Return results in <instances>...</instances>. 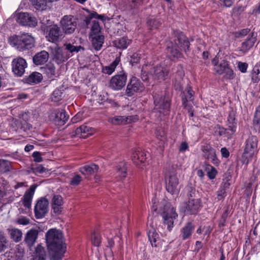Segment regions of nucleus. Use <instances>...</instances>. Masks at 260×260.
Returning a JSON list of instances; mask_svg holds the SVG:
<instances>
[{
	"label": "nucleus",
	"mask_w": 260,
	"mask_h": 260,
	"mask_svg": "<svg viewBox=\"0 0 260 260\" xmlns=\"http://www.w3.org/2000/svg\"><path fill=\"white\" fill-rule=\"evenodd\" d=\"M115 175L120 179L125 178L127 175V165L124 161L119 162L115 166Z\"/></svg>",
	"instance_id": "29"
},
{
	"label": "nucleus",
	"mask_w": 260,
	"mask_h": 260,
	"mask_svg": "<svg viewBox=\"0 0 260 260\" xmlns=\"http://www.w3.org/2000/svg\"><path fill=\"white\" fill-rule=\"evenodd\" d=\"M165 180L167 191L172 195H177L179 192L180 186L176 170L174 168H170L166 171Z\"/></svg>",
	"instance_id": "5"
},
{
	"label": "nucleus",
	"mask_w": 260,
	"mask_h": 260,
	"mask_svg": "<svg viewBox=\"0 0 260 260\" xmlns=\"http://www.w3.org/2000/svg\"><path fill=\"white\" fill-rule=\"evenodd\" d=\"M16 20L22 26L34 27L37 26L38 21L36 18L27 12L15 13Z\"/></svg>",
	"instance_id": "9"
},
{
	"label": "nucleus",
	"mask_w": 260,
	"mask_h": 260,
	"mask_svg": "<svg viewBox=\"0 0 260 260\" xmlns=\"http://www.w3.org/2000/svg\"><path fill=\"white\" fill-rule=\"evenodd\" d=\"M258 139L256 136H250L245 142V148L242 157L244 161L248 164L257 151Z\"/></svg>",
	"instance_id": "7"
},
{
	"label": "nucleus",
	"mask_w": 260,
	"mask_h": 260,
	"mask_svg": "<svg viewBox=\"0 0 260 260\" xmlns=\"http://www.w3.org/2000/svg\"><path fill=\"white\" fill-rule=\"evenodd\" d=\"M82 113H78L75 116L72 118V121L73 123H77L82 119Z\"/></svg>",
	"instance_id": "63"
},
{
	"label": "nucleus",
	"mask_w": 260,
	"mask_h": 260,
	"mask_svg": "<svg viewBox=\"0 0 260 260\" xmlns=\"http://www.w3.org/2000/svg\"><path fill=\"white\" fill-rule=\"evenodd\" d=\"M26 67V62L22 57L14 59L12 61V71L17 76L20 77L24 74Z\"/></svg>",
	"instance_id": "18"
},
{
	"label": "nucleus",
	"mask_w": 260,
	"mask_h": 260,
	"mask_svg": "<svg viewBox=\"0 0 260 260\" xmlns=\"http://www.w3.org/2000/svg\"><path fill=\"white\" fill-rule=\"evenodd\" d=\"M101 30V28L99 22L96 21H93L92 22L90 36L99 35Z\"/></svg>",
	"instance_id": "45"
},
{
	"label": "nucleus",
	"mask_w": 260,
	"mask_h": 260,
	"mask_svg": "<svg viewBox=\"0 0 260 260\" xmlns=\"http://www.w3.org/2000/svg\"><path fill=\"white\" fill-rule=\"evenodd\" d=\"M45 37L47 41L56 43L63 38V34L57 25L54 24L47 27Z\"/></svg>",
	"instance_id": "10"
},
{
	"label": "nucleus",
	"mask_w": 260,
	"mask_h": 260,
	"mask_svg": "<svg viewBox=\"0 0 260 260\" xmlns=\"http://www.w3.org/2000/svg\"><path fill=\"white\" fill-rule=\"evenodd\" d=\"M254 121L257 124L260 123V106H259L256 109Z\"/></svg>",
	"instance_id": "59"
},
{
	"label": "nucleus",
	"mask_w": 260,
	"mask_h": 260,
	"mask_svg": "<svg viewBox=\"0 0 260 260\" xmlns=\"http://www.w3.org/2000/svg\"><path fill=\"white\" fill-rule=\"evenodd\" d=\"M143 88L141 82L136 77H133L127 85L125 93L127 96H131L135 92L142 91Z\"/></svg>",
	"instance_id": "17"
},
{
	"label": "nucleus",
	"mask_w": 260,
	"mask_h": 260,
	"mask_svg": "<svg viewBox=\"0 0 260 260\" xmlns=\"http://www.w3.org/2000/svg\"><path fill=\"white\" fill-rule=\"evenodd\" d=\"M150 69V75L154 80H165L169 77V72L166 67L159 66Z\"/></svg>",
	"instance_id": "16"
},
{
	"label": "nucleus",
	"mask_w": 260,
	"mask_h": 260,
	"mask_svg": "<svg viewBox=\"0 0 260 260\" xmlns=\"http://www.w3.org/2000/svg\"><path fill=\"white\" fill-rule=\"evenodd\" d=\"M229 121V129L231 131L232 134L236 132V122L235 121V119L232 117H230L228 119Z\"/></svg>",
	"instance_id": "52"
},
{
	"label": "nucleus",
	"mask_w": 260,
	"mask_h": 260,
	"mask_svg": "<svg viewBox=\"0 0 260 260\" xmlns=\"http://www.w3.org/2000/svg\"><path fill=\"white\" fill-rule=\"evenodd\" d=\"M46 254L45 249L41 245H38L36 248L33 260H46Z\"/></svg>",
	"instance_id": "36"
},
{
	"label": "nucleus",
	"mask_w": 260,
	"mask_h": 260,
	"mask_svg": "<svg viewBox=\"0 0 260 260\" xmlns=\"http://www.w3.org/2000/svg\"><path fill=\"white\" fill-rule=\"evenodd\" d=\"M201 151L204 158L212 162L214 165H218L219 161L217 158L215 150L210 145L206 144L202 146Z\"/></svg>",
	"instance_id": "15"
},
{
	"label": "nucleus",
	"mask_w": 260,
	"mask_h": 260,
	"mask_svg": "<svg viewBox=\"0 0 260 260\" xmlns=\"http://www.w3.org/2000/svg\"><path fill=\"white\" fill-rule=\"evenodd\" d=\"M15 222L20 225H26L30 223V220L26 217L21 216L16 219Z\"/></svg>",
	"instance_id": "49"
},
{
	"label": "nucleus",
	"mask_w": 260,
	"mask_h": 260,
	"mask_svg": "<svg viewBox=\"0 0 260 260\" xmlns=\"http://www.w3.org/2000/svg\"><path fill=\"white\" fill-rule=\"evenodd\" d=\"M92 38V43L94 48L99 50L102 47L104 43V37L103 35L91 36Z\"/></svg>",
	"instance_id": "37"
},
{
	"label": "nucleus",
	"mask_w": 260,
	"mask_h": 260,
	"mask_svg": "<svg viewBox=\"0 0 260 260\" xmlns=\"http://www.w3.org/2000/svg\"><path fill=\"white\" fill-rule=\"evenodd\" d=\"M42 80V75L38 72H33L25 79L28 84H38Z\"/></svg>",
	"instance_id": "35"
},
{
	"label": "nucleus",
	"mask_w": 260,
	"mask_h": 260,
	"mask_svg": "<svg viewBox=\"0 0 260 260\" xmlns=\"http://www.w3.org/2000/svg\"><path fill=\"white\" fill-rule=\"evenodd\" d=\"M155 135H156V138L161 141H164L166 139V133L165 132V131L161 129V128H159V129H157L156 131V132H155Z\"/></svg>",
	"instance_id": "53"
},
{
	"label": "nucleus",
	"mask_w": 260,
	"mask_h": 260,
	"mask_svg": "<svg viewBox=\"0 0 260 260\" xmlns=\"http://www.w3.org/2000/svg\"><path fill=\"white\" fill-rule=\"evenodd\" d=\"M75 135L86 138L95 133V129L86 125H81L75 130Z\"/></svg>",
	"instance_id": "28"
},
{
	"label": "nucleus",
	"mask_w": 260,
	"mask_h": 260,
	"mask_svg": "<svg viewBox=\"0 0 260 260\" xmlns=\"http://www.w3.org/2000/svg\"><path fill=\"white\" fill-rule=\"evenodd\" d=\"M49 50L51 54L53 56L54 60L57 64L61 63L70 57V55H65L63 50L57 46L50 47Z\"/></svg>",
	"instance_id": "19"
},
{
	"label": "nucleus",
	"mask_w": 260,
	"mask_h": 260,
	"mask_svg": "<svg viewBox=\"0 0 260 260\" xmlns=\"http://www.w3.org/2000/svg\"><path fill=\"white\" fill-rule=\"evenodd\" d=\"M147 24L150 29H154L159 26L160 22L154 18H151L147 21Z\"/></svg>",
	"instance_id": "50"
},
{
	"label": "nucleus",
	"mask_w": 260,
	"mask_h": 260,
	"mask_svg": "<svg viewBox=\"0 0 260 260\" xmlns=\"http://www.w3.org/2000/svg\"><path fill=\"white\" fill-rule=\"evenodd\" d=\"M132 43V40L126 37H123L115 40L113 44L117 48L125 49Z\"/></svg>",
	"instance_id": "32"
},
{
	"label": "nucleus",
	"mask_w": 260,
	"mask_h": 260,
	"mask_svg": "<svg viewBox=\"0 0 260 260\" xmlns=\"http://www.w3.org/2000/svg\"><path fill=\"white\" fill-rule=\"evenodd\" d=\"M91 241L94 246H99L101 243V236L99 234H93L92 236Z\"/></svg>",
	"instance_id": "54"
},
{
	"label": "nucleus",
	"mask_w": 260,
	"mask_h": 260,
	"mask_svg": "<svg viewBox=\"0 0 260 260\" xmlns=\"http://www.w3.org/2000/svg\"><path fill=\"white\" fill-rule=\"evenodd\" d=\"M51 208L53 212L57 214H60L62 210L63 201L62 197L59 194H54L51 201Z\"/></svg>",
	"instance_id": "23"
},
{
	"label": "nucleus",
	"mask_w": 260,
	"mask_h": 260,
	"mask_svg": "<svg viewBox=\"0 0 260 260\" xmlns=\"http://www.w3.org/2000/svg\"><path fill=\"white\" fill-rule=\"evenodd\" d=\"M127 9L129 10H137L142 5L143 0H126Z\"/></svg>",
	"instance_id": "42"
},
{
	"label": "nucleus",
	"mask_w": 260,
	"mask_h": 260,
	"mask_svg": "<svg viewBox=\"0 0 260 260\" xmlns=\"http://www.w3.org/2000/svg\"><path fill=\"white\" fill-rule=\"evenodd\" d=\"M172 75L176 81L175 86L176 89H180V80L182 79L184 75L183 68L181 65H178L172 69Z\"/></svg>",
	"instance_id": "26"
},
{
	"label": "nucleus",
	"mask_w": 260,
	"mask_h": 260,
	"mask_svg": "<svg viewBox=\"0 0 260 260\" xmlns=\"http://www.w3.org/2000/svg\"><path fill=\"white\" fill-rule=\"evenodd\" d=\"M38 234V231L34 229L29 230L26 233L24 237V242L29 248L33 246L36 243Z\"/></svg>",
	"instance_id": "27"
},
{
	"label": "nucleus",
	"mask_w": 260,
	"mask_h": 260,
	"mask_svg": "<svg viewBox=\"0 0 260 260\" xmlns=\"http://www.w3.org/2000/svg\"><path fill=\"white\" fill-rule=\"evenodd\" d=\"M137 120L138 117L137 115L127 116H117L109 118L108 122L114 125H119L129 123L132 122H135Z\"/></svg>",
	"instance_id": "21"
},
{
	"label": "nucleus",
	"mask_w": 260,
	"mask_h": 260,
	"mask_svg": "<svg viewBox=\"0 0 260 260\" xmlns=\"http://www.w3.org/2000/svg\"><path fill=\"white\" fill-rule=\"evenodd\" d=\"M63 95V93L61 90L59 89H56L52 93L51 96V100L54 102H57L60 101Z\"/></svg>",
	"instance_id": "43"
},
{
	"label": "nucleus",
	"mask_w": 260,
	"mask_h": 260,
	"mask_svg": "<svg viewBox=\"0 0 260 260\" xmlns=\"http://www.w3.org/2000/svg\"><path fill=\"white\" fill-rule=\"evenodd\" d=\"M49 201L45 198L39 199L35 206L34 212L37 219H41L45 217L49 211Z\"/></svg>",
	"instance_id": "12"
},
{
	"label": "nucleus",
	"mask_w": 260,
	"mask_h": 260,
	"mask_svg": "<svg viewBox=\"0 0 260 260\" xmlns=\"http://www.w3.org/2000/svg\"><path fill=\"white\" fill-rule=\"evenodd\" d=\"M10 44L19 51L31 49L34 46L35 39L29 34L14 35L9 38Z\"/></svg>",
	"instance_id": "3"
},
{
	"label": "nucleus",
	"mask_w": 260,
	"mask_h": 260,
	"mask_svg": "<svg viewBox=\"0 0 260 260\" xmlns=\"http://www.w3.org/2000/svg\"><path fill=\"white\" fill-rule=\"evenodd\" d=\"M194 230V226L191 222L186 223L180 231L182 239L185 240L189 239Z\"/></svg>",
	"instance_id": "31"
},
{
	"label": "nucleus",
	"mask_w": 260,
	"mask_h": 260,
	"mask_svg": "<svg viewBox=\"0 0 260 260\" xmlns=\"http://www.w3.org/2000/svg\"><path fill=\"white\" fill-rule=\"evenodd\" d=\"M9 234L11 238L16 242L20 241L21 240L22 233L21 230L13 228L9 230Z\"/></svg>",
	"instance_id": "39"
},
{
	"label": "nucleus",
	"mask_w": 260,
	"mask_h": 260,
	"mask_svg": "<svg viewBox=\"0 0 260 260\" xmlns=\"http://www.w3.org/2000/svg\"><path fill=\"white\" fill-rule=\"evenodd\" d=\"M48 58V53L46 51H42L34 56L33 61L36 65H41L46 62Z\"/></svg>",
	"instance_id": "30"
},
{
	"label": "nucleus",
	"mask_w": 260,
	"mask_h": 260,
	"mask_svg": "<svg viewBox=\"0 0 260 260\" xmlns=\"http://www.w3.org/2000/svg\"><path fill=\"white\" fill-rule=\"evenodd\" d=\"M140 54L138 53H134L131 56L130 60L131 63L133 66L135 63H137L139 62L140 59Z\"/></svg>",
	"instance_id": "56"
},
{
	"label": "nucleus",
	"mask_w": 260,
	"mask_h": 260,
	"mask_svg": "<svg viewBox=\"0 0 260 260\" xmlns=\"http://www.w3.org/2000/svg\"><path fill=\"white\" fill-rule=\"evenodd\" d=\"M127 75L123 71H122L119 74L111 78L109 86L114 90H121L125 85Z\"/></svg>",
	"instance_id": "13"
},
{
	"label": "nucleus",
	"mask_w": 260,
	"mask_h": 260,
	"mask_svg": "<svg viewBox=\"0 0 260 260\" xmlns=\"http://www.w3.org/2000/svg\"><path fill=\"white\" fill-rule=\"evenodd\" d=\"M260 70L259 67L257 65H255L252 72V81L254 83H257L260 80Z\"/></svg>",
	"instance_id": "44"
},
{
	"label": "nucleus",
	"mask_w": 260,
	"mask_h": 260,
	"mask_svg": "<svg viewBox=\"0 0 260 260\" xmlns=\"http://www.w3.org/2000/svg\"><path fill=\"white\" fill-rule=\"evenodd\" d=\"M89 18L91 19H92V18L99 19L102 20L103 21H104L106 18V16L105 15H99L95 12H93L89 14Z\"/></svg>",
	"instance_id": "57"
},
{
	"label": "nucleus",
	"mask_w": 260,
	"mask_h": 260,
	"mask_svg": "<svg viewBox=\"0 0 260 260\" xmlns=\"http://www.w3.org/2000/svg\"><path fill=\"white\" fill-rule=\"evenodd\" d=\"M60 231L50 229L46 234V240L49 251L54 260H60L66 251V246Z\"/></svg>",
	"instance_id": "1"
},
{
	"label": "nucleus",
	"mask_w": 260,
	"mask_h": 260,
	"mask_svg": "<svg viewBox=\"0 0 260 260\" xmlns=\"http://www.w3.org/2000/svg\"><path fill=\"white\" fill-rule=\"evenodd\" d=\"M49 119L50 121L58 125H63L68 120L69 116L63 109H54L50 111Z\"/></svg>",
	"instance_id": "11"
},
{
	"label": "nucleus",
	"mask_w": 260,
	"mask_h": 260,
	"mask_svg": "<svg viewBox=\"0 0 260 260\" xmlns=\"http://www.w3.org/2000/svg\"><path fill=\"white\" fill-rule=\"evenodd\" d=\"M7 240L6 237L0 234V252L4 251L7 248Z\"/></svg>",
	"instance_id": "48"
},
{
	"label": "nucleus",
	"mask_w": 260,
	"mask_h": 260,
	"mask_svg": "<svg viewBox=\"0 0 260 260\" xmlns=\"http://www.w3.org/2000/svg\"><path fill=\"white\" fill-rule=\"evenodd\" d=\"M42 70L43 74L49 78H53L55 77V68L53 63L51 62L47 63L42 68Z\"/></svg>",
	"instance_id": "34"
},
{
	"label": "nucleus",
	"mask_w": 260,
	"mask_h": 260,
	"mask_svg": "<svg viewBox=\"0 0 260 260\" xmlns=\"http://www.w3.org/2000/svg\"><path fill=\"white\" fill-rule=\"evenodd\" d=\"M216 174L217 171L216 169L212 166H209V168H208V171L207 172L208 177L210 179H213L215 178Z\"/></svg>",
	"instance_id": "55"
},
{
	"label": "nucleus",
	"mask_w": 260,
	"mask_h": 260,
	"mask_svg": "<svg viewBox=\"0 0 260 260\" xmlns=\"http://www.w3.org/2000/svg\"><path fill=\"white\" fill-rule=\"evenodd\" d=\"M60 22L64 32L66 34L73 33L77 26L76 19L71 15L64 16Z\"/></svg>",
	"instance_id": "14"
},
{
	"label": "nucleus",
	"mask_w": 260,
	"mask_h": 260,
	"mask_svg": "<svg viewBox=\"0 0 260 260\" xmlns=\"http://www.w3.org/2000/svg\"><path fill=\"white\" fill-rule=\"evenodd\" d=\"M154 99V108L152 114L155 117L162 119L170 112V101L169 98L162 95L155 94Z\"/></svg>",
	"instance_id": "4"
},
{
	"label": "nucleus",
	"mask_w": 260,
	"mask_h": 260,
	"mask_svg": "<svg viewBox=\"0 0 260 260\" xmlns=\"http://www.w3.org/2000/svg\"><path fill=\"white\" fill-rule=\"evenodd\" d=\"M212 63L214 66V71L219 75L224 74L223 78L225 79L229 80L234 78L233 71L229 67L228 61L222 60L218 62V58L215 57L213 59Z\"/></svg>",
	"instance_id": "8"
},
{
	"label": "nucleus",
	"mask_w": 260,
	"mask_h": 260,
	"mask_svg": "<svg viewBox=\"0 0 260 260\" xmlns=\"http://www.w3.org/2000/svg\"><path fill=\"white\" fill-rule=\"evenodd\" d=\"M247 67H248V64L246 63L239 62L238 63L239 69L242 73L246 72Z\"/></svg>",
	"instance_id": "61"
},
{
	"label": "nucleus",
	"mask_w": 260,
	"mask_h": 260,
	"mask_svg": "<svg viewBox=\"0 0 260 260\" xmlns=\"http://www.w3.org/2000/svg\"><path fill=\"white\" fill-rule=\"evenodd\" d=\"M149 154L141 150L135 151L132 155L133 162L138 167H141L146 161Z\"/></svg>",
	"instance_id": "22"
},
{
	"label": "nucleus",
	"mask_w": 260,
	"mask_h": 260,
	"mask_svg": "<svg viewBox=\"0 0 260 260\" xmlns=\"http://www.w3.org/2000/svg\"><path fill=\"white\" fill-rule=\"evenodd\" d=\"M120 61V58L116 57L114 61L109 66L105 67L103 69V72L108 75H111L115 71V68Z\"/></svg>",
	"instance_id": "38"
},
{
	"label": "nucleus",
	"mask_w": 260,
	"mask_h": 260,
	"mask_svg": "<svg viewBox=\"0 0 260 260\" xmlns=\"http://www.w3.org/2000/svg\"><path fill=\"white\" fill-rule=\"evenodd\" d=\"M35 8L38 10H43L45 8L47 4L52 2L51 0H30Z\"/></svg>",
	"instance_id": "40"
},
{
	"label": "nucleus",
	"mask_w": 260,
	"mask_h": 260,
	"mask_svg": "<svg viewBox=\"0 0 260 260\" xmlns=\"http://www.w3.org/2000/svg\"><path fill=\"white\" fill-rule=\"evenodd\" d=\"M65 47V49L69 52L71 54H69L68 55H70V56L73 55V54L75 53H77L80 50H84V48L81 47V46H76L74 45H73L71 44H65L64 45Z\"/></svg>",
	"instance_id": "41"
},
{
	"label": "nucleus",
	"mask_w": 260,
	"mask_h": 260,
	"mask_svg": "<svg viewBox=\"0 0 260 260\" xmlns=\"http://www.w3.org/2000/svg\"><path fill=\"white\" fill-rule=\"evenodd\" d=\"M33 172L35 173H43L45 172L47 169L43 167L42 165H39L32 168Z\"/></svg>",
	"instance_id": "58"
},
{
	"label": "nucleus",
	"mask_w": 260,
	"mask_h": 260,
	"mask_svg": "<svg viewBox=\"0 0 260 260\" xmlns=\"http://www.w3.org/2000/svg\"><path fill=\"white\" fill-rule=\"evenodd\" d=\"M32 157L34 158V161L36 162H41L42 161V158L41 156V154L38 151H35L32 154Z\"/></svg>",
	"instance_id": "62"
},
{
	"label": "nucleus",
	"mask_w": 260,
	"mask_h": 260,
	"mask_svg": "<svg viewBox=\"0 0 260 260\" xmlns=\"http://www.w3.org/2000/svg\"><path fill=\"white\" fill-rule=\"evenodd\" d=\"M10 168V162L6 160H0V172L2 173L9 171Z\"/></svg>",
	"instance_id": "46"
},
{
	"label": "nucleus",
	"mask_w": 260,
	"mask_h": 260,
	"mask_svg": "<svg viewBox=\"0 0 260 260\" xmlns=\"http://www.w3.org/2000/svg\"><path fill=\"white\" fill-rule=\"evenodd\" d=\"M184 212L187 214H196L201 207V202L198 199H191L184 204Z\"/></svg>",
	"instance_id": "20"
},
{
	"label": "nucleus",
	"mask_w": 260,
	"mask_h": 260,
	"mask_svg": "<svg viewBox=\"0 0 260 260\" xmlns=\"http://www.w3.org/2000/svg\"><path fill=\"white\" fill-rule=\"evenodd\" d=\"M188 149V144L185 142H183L181 143L179 148V150L180 152H183L185 151Z\"/></svg>",
	"instance_id": "64"
},
{
	"label": "nucleus",
	"mask_w": 260,
	"mask_h": 260,
	"mask_svg": "<svg viewBox=\"0 0 260 260\" xmlns=\"http://www.w3.org/2000/svg\"><path fill=\"white\" fill-rule=\"evenodd\" d=\"M225 196L226 194L225 189L220 188L219 190L217 191V200L218 201L222 200Z\"/></svg>",
	"instance_id": "60"
},
{
	"label": "nucleus",
	"mask_w": 260,
	"mask_h": 260,
	"mask_svg": "<svg viewBox=\"0 0 260 260\" xmlns=\"http://www.w3.org/2000/svg\"><path fill=\"white\" fill-rule=\"evenodd\" d=\"M99 167L94 164L85 166L80 169V172L84 175H91L98 172Z\"/></svg>",
	"instance_id": "33"
},
{
	"label": "nucleus",
	"mask_w": 260,
	"mask_h": 260,
	"mask_svg": "<svg viewBox=\"0 0 260 260\" xmlns=\"http://www.w3.org/2000/svg\"><path fill=\"white\" fill-rule=\"evenodd\" d=\"M256 34L254 32L249 34L247 39L242 43L240 50L244 53L247 52L254 45L256 40Z\"/></svg>",
	"instance_id": "25"
},
{
	"label": "nucleus",
	"mask_w": 260,
	"mask_h": 260,
	"mask_svg": "<svg viewBox=\"0 0 260 260\" xmlns=\"http://www.w3.org/2000/svg\"><path fill=\"white\" fill-rule=\"evenodd\" d=\"M37 187V185L36 184H34L31 185L29 188L25 192L24 196L22 199V204L26 208H29L30 207L32 198Z\"/></svg>",
	"instance_id": "24"
},
{
	"label": "nucleus",
	"mask_w": 260,
	"mask_h": 260,
	"mask_svg": "<svg viewBox=\"0 0 260 260\" xmlns=\"http://www.w3.org/2000/svg\"><path fill=\"white\" fill-rule=\"evenodd\" d=\"M161 215L163 224L167 226V230L170 232L174 226V220L178 217L175 209L169 203H167L162 210Z\"/></svg>",
	"instance_id": "6"
},
{
	"label": "nucleus",
	"mask_w": 260,
	"mask_h": 260,
	"mask_svg": "<svg viewBox=\"0 0 260 260\" xmlns=\"http://www.w3.org/2000/svg\"><path fill=\"white\" fill-rule=\"evenodd\" d=\"M82 180V177L79 175H74L71 179L70 184L73 186H77L79 184Z\"/></svg>",
	"instance_id": "51"
},
{
	"label": "nucleus",
	"mask_w": 260,
	"mask_h": 260,
	"mask_svg": "<svg viewBox=\"0 0 260 260\" xmlns=\"http://www.w3.org/2000/svg\"><path fill=\"white\" fill-rule=\"evenodd\" d=\"M176 45L181 50L186 51L189 47V42L186 37L181 32L177 33L175 39V45L174 46L172 42L168 44L167 53L170 58H179L181 56L180 51L177 49Z\"/></svg>",
	"instance_id": "2"
},
{
	"label": "nucleus",
	"mask_w": 260,
	"mask_h": 260,
	"mask_svg": "<svg viewBox=\"0 0 260 260\" xmlns=\"http://www.w3.org/2000/svg\"><path fill=\"white\" fill-rule=\"evenodd\" d=\"M149 67L150 66L145 65L143 67L142 69V73L141 75V79L144 81H146L148 80L150 77H151L150 75V72L149 74L147 73V71L149 69Z\"/></svg>",
	"instance_id": "47"
}]
</instances>
